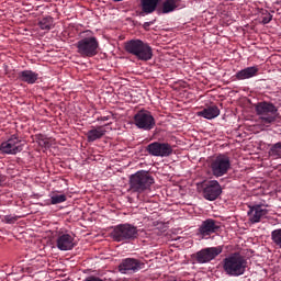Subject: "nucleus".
<instances>
[{"instance_id":"nucleus-24","label":"nucleus","mask_w":281,"mask_h":281,"mask_svg":"<svg viewBox=\"0 0 281 281\" xmlns=\"http://www.w3.org/2000/svg\"><path fill=\"white\" fill-rule=\"evenodd\" d=\"M269 156L272 157V159H281V142L271 146Z\"/></svg>"},{"instance_id":"nucleus-31","label":"nucleus","mask_w":281,"mask_h":281,"mask_svg":"<svg viewBox=\"0 0 281 281\" xmlns=\"http://www.w3.org/2000/svg\"><path fill=\"white\" fill-rule=\"evenodd\" d=\"M145 25H150V23L146 22Z\"/></svg>"},{"instance_id":"nucleus-28","label":"nucleus","mask_w":281,"mask_h":281,"mask_svg":"<svg viewBox=\"0 0 281 281\" xmlns=\"http://www.w3.org/2000/svg\"><path fill=\"white\" fill-rule=\"evenodd\" d=\"M272 19H273V15H271L270 13H263L261 21L263 25H267V23H271Z\"/></svg>"},{"instance_id":"nucleus-1","label":"nucleus","mask_w":281,"mask_h":281,"mask_svg":"<svg viewBox=\"0 0 281 281\" xmlns=\"http://www.w3.org/2000/svg\"><path fill=\"white\" fill-rule=\"evenodd\" d=\"M222 267L226 276L238 278L247 271V260L238 252H234L223 259Z\"/></svg>"},{"instance_id":"nucleus-18","label":"nucleus","mask_w":281,"mask_h":281,"mask_svg":"<svg viewBox=\"0 0 281 281\" xmlns=\"http://www.w3.org/2000/svg\"><path fill=\"white\" fill-rule=\"evenodd\" d=\"M221 115V110L216 105H210L202 111L198 112V117H204V120H214Z\"/></svg>"},{"instance_id":"nucleus-13","label":"nucleus","mask_w":281,"mask_h":281,"mask_svg":"<svg viewBox=\"0 0 281 281\" xmlns=\"http://www.w3.org/2000/svg\"><path fill=\"white\" fill-rule=\"evenodd\" d=\"M221 229V226L218 225V222L212 218H207L201 223V225L198 228V236L200 238H204L207 240L212 234H216Z\"/></svg>"},{"instance_id":"nucleus-22","label":"nucleus","mask_w":281,"mask_h":281,"mask_svg":"<svg viewBox=\"0 0 281 281\" xmlns=\"http://www.w3.org/2000/svg\"><path fill=\"white\" fill-rule=\"evenodd\" d=\"M161 0H140V5L145 14H153Z\"/></svg>"},{"instance_id":"nucleus-5","label":"nucleus","mask_w":281,"mask_h":281,"mask_svg":"<svg viewBox=\"0 0 281 281\" xmlns=\"http://www.w3.org/2000/svg\"><path fill=\"white\" fill-rule=\"evenodd\" d=\"M155 183V178L148 173V171H138L131 176L130 178V188L133 192H146L150 190V186Z\"/></svg>"},{"instance_id":"nucleus-9","label":"nucleus","mask_w":281,"mask_h":281,"mask_svg":"<svg viewBox=\"0 0 281 281\" xmlns=\"http://www.w3.org/2000/svg\"><path fill=\"white\" fill-rule=\"evenodd\" d=\"M134 124L142 131H153L156 125L155 116L148 110H140L134 115Z\"/></svg>"},{"instance_id":"nucleus-2","label":"nucleus","mask_w":281,"mask_h":281,"mask_svg":"<svg viewBox=\"0 0 281 281\" xmlns=\"http://www.w3.org/2000/svg\"><path fill=\"white\" fill-rule=\"evenodd\" d=\"M125 52L136 56L138 60H151L153 47L142 40H131L125 43Z\"/></svg>"},{"instance_id":"nucleus-6","label":"nucleus","mask_w":281,"mask_h":281,"mask_svg":"<svg viewBox=\"0 0 281 281\" xmlns=\"http://www.w3.org/2000/svg\"><path fill=\"white\" fill-rule=\"evenodd\" d=\"M77 52L82 56V58H93L98 55V48L100 43L94 36L85 37L77 42L76 44Z\"/></svg>"},{"instance_id":"nucleus-17","label":"nucleus","mask_w":281,"mask_h":281,"mask_svg":"<svg viewBox=\"0 0 281 281\" xmlns=\"http://www.w3.org/2000/svg\"><path fill=\"white\" fill-rule=\"evenodd\" d=\"M57 249L60 251H71L76 244H74V237L70 234L59 233L56 239Z\"/></svg>"},{"instance_id":"nucleus-3","label":"nucleus","mask_w":281,"mask_h":281,"mask_svg":"<svg viewBox=\"0 0 281 281\" xmlns=\"http://www.w3.org/2000/svg\"><path fill=\"white\" fill-rule=\"evenodd\" d=\"M209 168L211 170V175L218 179V177H225V175L229 172L232 168V160L229 159V156L220 154L210 159Z\"/></svg>"},{"instance_id":"nucleus-4","label":"nucleus","mask_w":281,"mask_h":281,"mask_svg":"<svg viewBox=\"0 0 281 281\" xmlns=\"http://www.w3.org/2000/svg\"><path fill=\"white\" fill-rule=\"evenodd\" d=\"M255 110L263 126L273 124L278 117V108L271 102H258L255 106Z\"/></svg>"},{"instance_id":"nucleus-12","label":"nucleus","mask_w":281,"mask_h":281,"mask_svg":"<svg viewBox=\"0 0 281 281\" xmlns=\"http://www.w3.org/2000/svg\"><path fill=\"white\" fill-rule=\"evenodd\" d=\"M223 194V188L217 180H210L204 184L203 196L206 201H216Z\"/></svg>"},{"instance_id":"nucleus-21","label":"nucleus","mask_w":281,"mask_h":281,"mask_svg":"<svg viewBox=\"0 0 281 281\" xmlns=\"http://www.w3.org/2000/svg\"><path fill=\"white\" fill-rule=\"evenodd\" d=\"M106 135V130L103 126L92 127L87 133L88 142H95L98 139H102Z\"/></svg>"},{"instance_id":"nucleus-10","label":"nucleus","mask_w":281,"mask_h":281,"mask_svg":"<svg viewBox=\"0 0 281 281\" xmlns=\"http://www.w3.org/2000/svg\"><path fill=\"white\" fill-rule=\"evenodd\" d=\"M0 150L3 155H18L23 150V142L19 136L12 135L7 142L0 145Z\"/></svg>"},{"instance_id":"nucleus-7","label":"nucleus","mask_w":281,"mask_h":281,"mask_svg":"<svg viewBox=\"0 0 281 281\" xmlns=\"http://www.w3.org/2000/svg\"><path fill=\"white\" fill-rule=\"evenodd\" d=\"M112 238L116 243H128L137 238V227L131 224H120L114 227Z\"/></svg>"},{"instance_id":"nucleus-20","label":"nucleus","mask_w":281,"mask_h":281,"mask_svg":"<svg viewBox=\"0 0 281 281\" xmlns=\"http://www.w3.org/2000/svg\"><path fill=\"white\" fill-rule=\"evenodd\" d=\"M19 80L26 82V85H34L38 80V74L32 70H22L19 72Z\"/></svg>"},{"instance_id":"nucleus-32","label":"nucleus","mask_w":281,"mask_h":281,"mask_svg":"<svg viewBox=\"0 0 281 281\" xmlns=\"http://www.w3.org/2000/svg\"><path fill=\"white\" fill-rule=\"evenodd\" d=\"M224 1H235V0H224Z\"/></svg>"},{"instance_id":"nucleus-8","label":"nucleus","mask_w":281,"mask_h":281,"mask_svg":"<svg viewBox=\"0 0 281 281\" xmlns=\"http://www.w3.org/2000/svg\"><path fill=\"white\" fill-rule=\"evenodd\" d=\"M223 254V246L203 248L192 255L193 265H207Z\"/></svg>"},{"instance_id":"nucleus-19","label":"nucleus","mask_w":281,"mask_h":281,"mask_svg":"<svg viewBox=\"0 0 281 281\" xmlns=\"http://www.w3.org/2000/svg\"><path fill=\"white\" fill-rule=\"evenodd\" d=\"M258 75V66L247 67L236 72L235 78L237 80H248Z\"/></svg>"},{"instance_id":"nucleus-29","label":"nucleus","mask_w":281,"mask_h":281,"mask_svg":"<svg viewBox=\"0 0 281 281\" xmlns=\"http://www.w3.org/2000/svg\"><path fill=\"white\" fill-rule=\"evenodd\" d=\"M110 117H113V114H109L106 116H100L98 117V122H109Z\"/></svg>"},{"instance_id":"nucleus-14","label":"nucleus","mask_w":281,"mask_h":281,"mask_svg":"<svg viewBox=\"0 0 281 281\" xmlns=\"http://www.w3.org/2000/svg\"><path fill=\"white\" fill-rule=\"evenodd\" d=\"M139 269H144V263L133 258H127L123 260L119 266V271L121 273H136V271H139Z\"/></svg>"},{"instance_id":"nucleus-27","label":"nucleus","mask_w":281,"mask_h":281,"mask_svg":"<svg viewBox=\"0 0 281 281\" xmlns=\"http://www.w3.org/2000/svg\"><path fill=\"white\" fill-rule=\"evenodd\" d=\"M3 221H4V223L12 225V224L16 223L18 217L12 216V215H5Z\"/></svg>"},{"instance_id":"nucleus-25","label":"nucleus","mask_w":281,"mask_h":281,"mask_svg":"<svg viewBox=\"0 0 281 281\" xmlns=\"http://www.w3.org/2000/svg\"><path fill=\"white\" fill-rule=\"evenodd\" d=\"M271 240L279 249H281V228L271 232Z\"/></svg>"},{"instance_id":"nucleus-11","label":"nucleus","mask_w":281,"mask_h":281,"mask_svg":"<svg viewBox=\"0 0 281 281\" xmlns=\"http://www.w3.org/2000/svg\"><path fill=\"white\" fill-rule=\"evenodd\" d=\"M146 150L151 157H170L172 155V145L154 142L147 146Z\"/></svg>"},{"instance_id":"nucleus-23","label":"nucleus","mask_w":281,"mask_h":281,"mask_svg":"<svg viewBox=\"0 0 281 281\" xmlns=\"http://www.w3.org/2000/svg\"><path fill=\"white\" fill-rule=\"evenodd\" d=\"M38 25L41 30H46V32H49L54 27V18L46 16L40 20Z\"/></svg>"},{"instance_id":"nucleus-15","label":"nucleus","mask_w":281,"mask_h":281,"mask_svg":"<svg viewBox=\"0 0 281 281\" xmlns=\"http://www.w3.org/2000/svg\"><path fill=\"white\" fill-rule=\"evenodd\" d=\"M267 214H269V210L263 209L260 204L249 206L248 218L252 224L260 223Z\"/></svg>"},{"instance_id":"nucleus-16","label":"nucleus","mask_w":281,"mask_h":281,"mask_svg":"<svg viewBox=\"0 0 281 281\" xmlns=\"http://www.w3.org/2000/svg\"><path fill=\"white\" fill-rule=\"evenodd\" d=\"M181 8H186V4L181 0H164L158 8V12L160 14H170V12L181 10Z\"/></svg>"},{"instance_id":"nucleus-30","label":"nucleus","mask_w":281,"mask_h":281,"mask_svg":"<svg viewBox=\"0 0 281 281\" xmlns=\"http://www.w3.org/2000/svg\"><path fill=\"white\" fill-rule=\"evenodd\" d=\"M1 183H3V177H1V173H0V186Z\"/></svg>"},{"instance_id":"nucleus-26","label":"nucleus","mask_w":281,"mask_h":281,"mask_svg":"<svg viewBox=\"0 0 281 281\" xmlns=\"http://www.w3.org/2000/svg\"><path fill=\"white\" fill-rule=\"evenodd\" d=\"M67 201V195L65 194H53L50 196V204L58 205V203H65Z\"/></svg>"}]
</instances>
